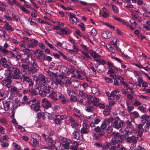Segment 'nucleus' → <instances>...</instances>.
Segmentation results:
<instances>
[{
    "label": "nucleus",
    "instance_id": "nucleus-1",
    "mask_svg": "<svg viewBox=\"0 0 150 150\" xmlns=\"http://www.w3.org/2000/svg\"><path fill=\"white\" fill-rule=\"evenodd\" d=\"M23 51L25 52L23 56V58L21 59V61L23 63H27L33 66L28 69L30 73H34L37 71L36 67L37 65L36 62V59L32 57L31 54L29 53V51L26 49H24Z\"/></svg>",
    "mask_w": 150,
    "mask_h": 150
},
{
    "label": "nucleus",
    "instance_id": "nucleus-2",
    "mask_svg": "<svg viewBox=\"0 0 150 150\" xmlns=\"http://www.w3.org/2000/svg\"><path fill=\"white\" fill-rule=\"evenodd\" d=\"M46 77L42 74L40 73L38 76L34 75L33 76V79L36 81V82L39 85L43 90V92L42 94L44 95L45 91L47 90V83L46 81Z\"/></svg>",
    "mask_w": 150,
    "mask_h": 150
},
{
    "label": "nucleus",
    "instance_id": "nucleus-3",
    "mask_svg": "<svg viewBox=\"0 0 150 150\" xmlns=\"http://www.w3.org/2000/svg\"><path fill=\"white\" fill-rule=\"evenodd\" d=\"M8 70L9 72V76L11 77V78L15 79H20V70L16 67H10Z\"/></svg>",
    "mask_w": 150,
    "mask_h": 150
},
{
    "label": "nucleus",
    "instance_id": "nucleus-4",
    "mask_svg": "<svg viewBox=\"0 0 150 150\" xmlns=\"http://www.w3.org/2000/svg\"><path fill=\"white\" fill-rule=\"evenodd\" d=\"M34 87L35 88H30V93L33 96L37 95L40 93V91H41V93H40V95L43 97L46 96L47 94V91H45L44 95H42V93L43 90L41 87H40L39 85L38 84L37 82L34 86Z\"/></svg>",
    "mask_w": 150,
    "mask_h": 150
},
{
    "label": "nucleus",
    "instance_id": "nucleus-5",
    "mask_svg": "<svg viewBox=\"0 0 150 150\" xmlns=\"http://www.w3.org/2000/svg\"><path fill=\"white\" fill-rule=\"evenodd\" d=\"M72 138L80 140L83 139L82 136H81L79 130L77 128H76L71 135Z\"/></svg>",
    "mask_w": 150,
    "mask_h": 150
},
{
    "label": "nucleus",
    "instance_id": "nucleus-6",
    "mask_svg": "<svg viewBox=\"0 0 150 150\" xmlns=\"http://www.w3.org/2000/svg\"><path fill=\"white\" fill-rule=\"evenodd\" d=\"M31 137L33 139V143L34 146L38 147L39 146L38 140L40 139V136L36 134L33 133L31 135Z\"/></svg>",
    "mask_w": 150,
    "mask_h": 150
},
{
    "label": "nucleus",
    "instance_id": "nucleus-7",
    "mask_svg": "<svg viewBox=\"0 0 150 150\" xmlns=\"http://www.w3.org/2000/svg\"><path fill=\"white\" fill-rule=\"evenodd\" d=\"M71 142V140L70 139L64 138L62 139L60 145L65 149H69V144Z\"/></svg>",
    "mask_w": 150,
    "mask_h": 150
},
{
    "label": "nucleus",
    "instance_id": "nucleus-8",
    "mask_svg": "<svg viewBox=\"0 0 150 150\" xmlns=\"http://www.w3.org/2000/svg\"><path fill=\"white\" fill-rule=\"evenodd\" d=\"M125 126L124 121L120 120L119 122L117 120H115L113 123V126L116 129H118Z\"/></svg>",
    "mask_w": 150,
    "mask_h": 150
},
{
    "label": "nucleus",
    "instance_id": "nucleus-9",
    "mask_svg": "<svg viewBox=\"0 0 150 150\" xmlns=\"http://www.w3.org/2000/svg\"><path fill=\"white\" fill-rule=\"evenodd\" d=\"M90 132V127L85 123H83L82 128L81 129V134H87Z\"/></svg>",
    "mask_w": 150,
    "mask_h": 150
},
{
    "label": "nucleus",
    "instance_id": "nucleus-10",
    "mask_svg": "<svg viewBox=\"0 0 150 150\" xmlns=\"http://www.w3.org/2000/svg\"><path fill=\"white\" fill-rule=\"evenodd\" d=\"M3 104L4 109L5 111H8L10 109V106L11 105L12 108H13L14 106L13 102L6 100L3 102Z\"/></svg>",
    "mask_w": 150,
    "mask_h": 150
},
{
    "label": "nucleus",
    "instance_id": "nucleus-11",
    "mask_svg": "<svg viewBox=\"0 0 150 150\" xmlns=\"http://www.w3.org/2000/svg\"><path fill=\"white\" fill-rule=\"evenodd\" d=\"M138 139V137L132 136L126 138V140L128 142L132 143V144H136Z\"/></svg>",
    "mask_w": 150,
    "mask_h": 150
},
{
    "label": "nucleus",
    "instance_id": "nucleus-12",
    "mask_svg": "<svg viewBox=\"0 0 150 150\" xmlns=\"http://www.w3.org/2000/svg\"><path fill=\"white\" fill-rule=\"evenodd\" d=\"M38 42L34 39H29L28 44L27 45L28 49L30 47L33 48L38 45Z\"/></svg>",
    "mask_w": 150,
    "mask_h": 150
},
{
    "label": "nucleus",
    "instance_id": "nucleus-13",
    "mask_svg": "<svg viewBox=\"0 0 150 150\" xmlns=\"http://www.w3.org/2000/svg\"><path fill=\"white\" fill-rule=\"evenodd\" d=\"M66 117L64 115H58L55 116L54 121L56 124H60L62 122V120L64 119Z\"/></svg>",
    "mask_w": 150,
    "mask_h": 150
},
{
    "label": "nucleus",
    "instance_id": "nucleus-14",
    "mask_svg": "<svg viewBox=\"0 0 150 150\" xmlns=\"http://www.w3.org/2000/svg\"><path fill=\"white\" fill-rule=\"evenodd\" d=\"M99 13L100 15L105 18H108L109 16L108 10L104 7H103L102 9L100 11Z\"/></svg>",
    "mask_w": 150,
    "mask_h": 150
},
{
    "label": "nucleus",
    "instance_id": "nucleus-15",
    "mask_svg": "<svg viewBox=\"0 0 150 150\" xmlns=\"http://www.w3.org/2000/svg\"><path fill=\"white\" fill-rule=\"evenodd\" d=\"M40 106V103L39 101L35 102V103H32L30 106L31 109L36 112L39 111Z\"/></svg>",
    "mask_w": 150,
    "mask_h": 150
},
{
    "label": "nucleus",
    "instance_id": "nucleus-16",
    "mask_svg": "<svg viewBox=\"0 0 150 150\" xmlns=\"http://www.w3.org/2000/svg\"><path fill=\"white\" fill-rule=\"evenodd\" d=\"M47 139L48 140L47 141V149H54L55 148V142L51 138H47Z\"/></svg>",
    "mask_w": 150,
    "mask_h": 150
},
{
    "label": "nucleus",
    "instance_id": "nucleus-17",
    "mask_svg": "<svg viewBox=\"0 0 150 150\" xmlns=\"http://www.w3.org/2000/svg\"><path fill=\"white\" fill-rule=\"evenodd\" d=\"M141 121L143 123H148L150 127V116L146 115H143L141 117Z\"/></svg>",
    "mask_w": 150,
    "mask_h": 150
},
{
    "label": "nucleus",
    "instance_id": "nucleus-18",
    "mask_svg": "<svg viewBox=\"0 0 150 150\" xmlns=\"http://www.w3.org/2000/svg\"><path fill=\"white\" fill-rule=\"evenodd\" d=\"M8 47V44L6 42H5L4 43L3 47L0 45V52L5 54L9 53L10 52L8 50L6 49Z\"/></svg>",
    "mask_w": 150,
    "mask_h": 150
},
{
    "label": "nucleus",
    "instance_id": "nucleus-19",
    "mask_svg": "<svg viewBox=\"0 0 150 150\" xmlns=\"http://www.w3.org/2000/svg\"><path fill=\"white\" fill-rule=\"evenodd\" d=\"M69 122L70 123L71 125L73 128L76 127L79 125V124L77 122L76 120L74 119L71 117H70L69 119Z\"/></svg>",
    "mask_w": 150,
    "mask_h": 150
},
{
    "label": "nucleus",
    "instance_id": "nucleus-20",
    "mask_svg": "<svg viewBox=\"0 0 150 150\" xmlns=\"http://www.w3.org/2000/svg\"><path fill=\"white\" fill-rule=\"evenodd\" d=\"M58 99L64 104H66L68 102V99L62 94H60L58 96Z\"/></svg>",
    "mask_w": 150,
    "mask_h": 150
},
{
    "label": "nucleus",
    "instance_id": "nucleus-21",
    "mask_svg": "<svg viewBox=\"0 0 150 150\" xmlns=\"http://www.w3.org/2000/svg\"><path fill=\"white\" fill-rule=\"evenodd\" d=\"M36 52L39 53L38 55V58L40 59L44 60L45 59L47 60V57L45 58V56L44 54V52L40 50H37L36 51H35V52L36 53Z\"/></svg>",
    "mask_w": 150,
    "mask_h": 150
},
{
    "label": "nucleus",
    "instance_id": "nucleus-22",
    "mask_svg": "<svg viewBox=\"0 0 150 150\" xmlns=\"http://www.w3.org/2000/svg\"><path fill=\"white\" fill-rule=\"evenodd\" d=\"M21 73L22 74V75H20V79L21 81L22 82H24V81L28 77L27 76V73L25 71L21 70Z\"/></svg>",
    "mask_w": 150,
    "mask_h": 150
},
{
    "label": "nucleus",
    "instance_id": "nucleus-23",
    "mask_svg": "<svg viewBox=\"0 0 150 150\" xmlns=\"http://www.w3.org/2000/svg\"><path fill=\"white\" fill-rule=\"evenodd\" d=\"M1 33V36L3 37L5 39L9 40L10 39V35L7 33L6 30L3 28L0 30Z\"/></svg>",
    "mask_w": 150,
    "mask_h": 150
},
{
    "label": "nucleus",
    "instance_id": "nucleus-24",
    "mask_svg": "<svg viewBox=\"0 0 150 150\" xmlns=\"http://www.w3.org/2000/svg\"><path fill=\"white\" fill-rule=\"evenodd\" d=\"M0 63L2 66L4 68H8L9 67V65L7 64V60L5 57L1 58Z\"/></svg>",
    "mask_w": 150,
    "mask_h": 150
},
{
    "label": "nucleus",
    "instance_id": "nucleus-25",
    "mask_svg": "<svg viewBox=\"0 0 150 150\" xmlns=\"http://www.w3.org/2000/svg\"><path fill=\"white\" fill-rule=\"evenodd\" d=\"M74 14H69V19L70 22L71 23H76L78 22L79 20L75 16Z\"/></svg>",
    "mask_w": 150,
    "mask_h": 150
},
{
    "label": "nucleus",
    "instance_id": "nucleus-26",
    "mask_svg": "<svg viewBox=\"0 0 150 150\" xmlns=\"http://www.w3.org/2000/svg\"><path fill=\"white\" fill-rule=\"evenodd\" d=\"M102 37L104 39H106L110 38L111 36V33L109 31H106L102 33Z\"/></svg>",
    "mask_w": 150,
    "mask_h": 150
},
{
    "label": "nucleus",
    "instance_id": "nucleus-27",
    "mask_svg": "<svg viewBox=\"0 0 150 150\" xmlns=\"http://www.w3.org/2000/svg\"><path fill=\"white\" fill-rule=\"evenodd\" d=\"M130 117L133 120L136 118H138L139 116L138 112L137 111H134L129 112Z\"/></svg>",
    "mask_w": 150,
    "mask_h": 150
},
{
    "label": "nucleus",
    "instance_id": "nucleus-28",
    "mask_svg": "<svg viewBox=\"0 0 150 150\" xmlns=\"http://www.w3.org/2000/svg\"><path fill=\"white\" fill-rule=\"evenodd\" d=\"M90 54L91 56L93 58L94 60L95 61V59H97L98 58L100 57V56L99 55L98 53L94 51H91L90 52Z\"/></svg>",
    "mask_w": 150,
    "mask_h": 150
},
{
    "label": "nucleus",
    "instance_id": "nucleus-29",
    "mask_svg": "<svg viewBox=\"0 0 150 150\" xmlns=\"http://www.w3.org/2000/svg\"><path fill=\"white\" fill-rule=\"evenodd\" d=\"M79 145L78 142L76 141L73 142L70 146V149L72 150H78V147Z\"/></svg>",
    "mask_w": 150,
    "mask_h": 150
},
{
    "label": "nucleus",
    "instance_id": "nucleus-30",
    "mask_svg": "<svg viewBox=\"0 0 150 150\" xmlns=\"http://www.w3.org/2000/svg\"><path fill=\"white\" fill-rule=\"evenodd\" d=\"M4 28L8 31H13L14 30L13 28L6 21V24L4 25Z\"/></svg>",
    "mask_w": 150,
    "mask_h": 150
},
{
    "label": "nucleus",
    "instance_id": "nucleus-31",
    "mask_svg": "<svg viewBox=\"0 0 150 150\" xmlns=\"http://www.w3.org/2000/svg\"><path fill=\"white\" fill-rule=\"evenodd\" d=\"M25 81L28 83V88H33L34 82L31 79L28 77L24 81V82Z\"/></svg>",
    "mask_w": 150,
    "mask_h": 150
},
{
    "label": "nucleus",
    "instance_id": "nucleus-32",
    "mask_svg": "<svg viewBox=\"0 0 150 150\" xmlns=\"http://www.w3.org/2000/svg\"><path fill=\"white\" fill-rule=\"evenodd\" d=\"M41 106L43 108L45 111L47 109V99L44 98L42 100Z\"/></svg>",
    "mask_w": 150,
    "mask_h": 150
},
{
    "label": "nucleus",
    "instance_id": "nucleus-33",
    "mask_svg": "<svg viewBox=\"0 0 150 150\" xmlns=\"http://www.w3.org/2000/svg\"><path fill=\"white\" fill-rule=\"evenodd\" d=\"M9 54L12 56L16 58L19 59L21 57V54L20 52H15L13 53L12 52H10Z\"/></svg>",
    "mask_w": 150,
    "mask_h": 150
},
{
    "label": "nucleus",
    "instance_id": "nucleus-34",
    "mask_svg": "<svg viewBox=\"0 0 150 150\" xmlns=\"http://www.w3.org/2000/svg\"><path fill=\"white\" fill-rule=\"evenodd\" d=\"M14 84L16 86L18 89L21 90L23 88V84L21 82L18 81L14 82Z\"/></svg>",
    "mask_w": 150,
    "mask_h": 150
},
{
    "label": "nucleus",
    "instance_id": "nucleus-35",
    "mask_svg": "<svg viewBox=\"0 0 150 150\" xmlns=\"http://www.w3.org/2000/svg\"><path fill=\"white\" fill-rule=\"evenodd\" d=\"M18 45L20 46V47H23V48L22 49L23 50V52H24V53L23 54V57L22 58V59H23V56L24 55V54L25 53V51H23V50L24 49H28V50L29 51V52L30 51V50H29L28 49V48H27L26 47V44L25 43V42H19L18 43Z\"/></svg>",
    "mask_w": 150,
    "mask_h": 150
},
{
    "label": "nucleus",
    "instance_id": "nucleus-36",
    "mask_svg": "<svg viewBox=\"0 0 150 150\" xmlns=\"http://www.w3.org/2000/svg\"><path fill=\"white\" fill-rule=\"evenodd\" d=\"M113 120V118L112 117H111L107 119L104 120L103 122L106 125H109L110 123L112 122Z\"/></svg>",
    "mask_w": 150,
    "mask_h": 150
},
{
    "label": "nucleus",
    "instance_id": "nucleus-37",
    "mask_svg": "<svg viewBox=\"0 0 150 150\" xmlns=\"http://www.w3.org/2000/svg\"><path fill=\"white\" fill-rule=\"evenodd\" d=\"M146 107V105H145L143 104L138 107V109L141 112L145 113L146 112V110H145Z\"/></svg>",
    "mask_w": 150,
    "mask_h": 150
},
{
    "label": "nucleus",
    "instance_id": "nucleus-38",
    "mask_svg": "<svg viewBox=\"0 0 150 150\" xmlns=\"http://www.w3.org/2000/svg\"><path fill=\"white\" fill-rule=\"evenodd\" d=\"M0 122L3 126H5L6 127L8 125V122L6 118L3 117L0 119Z\"/></svg>",
    "mask_w": 150,
    "mask_h": 150
},
{
    "label": "nucleus",
    "instance_id": "nucleus-39",
    "mask_svg": "<svg viewBox=\"0 0 150 150\" xmlns=\"http://www.w3.org/2000/svg\"><path fill=\"white\" fill-rule=\"evenodd\" d=\"M49 98L54 100H57V95L56 93L54 92H52L49 95Z\"/></svg>",
    "mask_w": 150,
    "mask_h": 150
},
{
    "label": "nucleus",
    "instance_id": "nucleus-40",
    "mask_svg": "<svg viewBox=\"0 0 150 150\" xmlns=\"http://www.w3.org/2000/svg\"><path fill=\"white\" fill-rule=\"evenodd\" d=\"M111 108L110 107H108V109H106L104 110L103 111V114L105 116H107L108 115L110 114L111 112L110 110Z\"/></svg>",
    "mask_w": 150,
    "mask_h": 150
},
{
    "label": "nucleus",
    "instance_id": "nucleus-41",
    "mask_svg": "<svg viewBox=\"0 0 150 150\" xmlns=\"http://www.w3.org/2000/svg\"><path fill=\"white\" fill-rule=\"evenodd\" d=\"M8 75L9 74L8 73L7 74V77L5 78L3 80V81L5 82V83H11L12 82V80L11 79H12L11 77L9 76Z\"/></svg>",
    "mask_w": 150,
    "mask_h": 150
},
{
    "label": "nucleus",
    "instance_id": "nucleus-42",
    "mask_svg": "<svg viewBox=\"0 0 150 150\" xmlns=\"http://www.w3.org/2000/svg\"><path fill=\"white\" fill-rule=\"evenodd\" d=\"M92 92L96 95H98L99 94V91L96 88L93 87L91 88Z\"/></svg>",
    "mask_w": 150,
    "mask_h": 150
},
{
    "label": "nucleus",
    "instance_id": "nucleus-43",
    "mask_svg": "<svg viewBox=\"0 0 150 150\" xmlns=\"http://www.w3.org/2000/svg\"><path fill=\"white\" fill-rule=\"evenodd\" d=\"M53 83L54 85H55V87H57L58 84H59L60 85H62L63 84V83L62 81L57 79H56L55 82H54Z\"/></svg>",
    "mask_w": 150,
    "mask_h": 150
},
{
    "label": "nucleus",
    "instance_id": "nucleus-44",
    "mask_svg": "<svg viewBox=\"0 0 150 150\" xmlns=\"http://www.w3.org/2000/svg\"><path fill=\"white\" fill-rule=\"evenodd\" d=\"M95 61L97 62H98L102 65H104V64H105L106 62L103 59H101V57L98 58L97 59H95Z\"/></svg>",
    "mask_w": 150,
    "mask_h": 150
},
{
    "label": "nucleus",
    "instance_id": "nucleus-45",
    "mask_svg": "<svg viewBox=\"0 0 150 150\" xmlns=\"http://www.w3.org/2000/svg\"><path fill=\"white\" fill-rule=\"evenodd\" d=\"M9 139V137L7 135L3 136L0 137V142L3 143L4 141H7Z\"/></svg>",
    "mask_w": 150,
    "mask_h": 150
},
{
    "label": "nucleus",
    "instance_id": "nucleus-46",
    "mask_svg": "<svg viewBox=\"0 0 150 150\" xmlns=\"http://www.w3.org/2000/svg\"><path fill=\"white\" fill-rule=\"evenodd\" d=\"M120 147V144H118L117 145H111L109 150H118Z\"/></svg>",
    "mask_w": 150,
    "mask_h": 150
},
{
    "label": "nucleus",
    "instance_id": "nucleus-47",
    "mask_svg": "<svg viewBox=\"0 0 150 150\" xmlns=\"http://www.w3.org/2000/svg\"><path fill=\"white\" fill-rule=\"evenodd\" d=\"M96 67L99 71L102 72L105 71L106 69L105 66L103 65H98V66H97Z\"/></svg>",
    "mask_w": 150,
    "mask_h": 150
},
{
    "label": "nucleus",
    "instance_id": "nucleus-48",
    "mask_svg": "<svg viewBox=\"0 0 150 150\" xmlns=\"http://www.w3.org/2000/svg\"><path fill=\"white\" fill-rule=\"evenodd\" d=\"M67 93L70 96H72L74 94L73 90L70 88L67 89Z\"/></svg>",
    "mask_w": 150,
    "mask_h": 150
},
{
    "label": "nucleus",
    "instance_id": "nucleus-49",
    "mask_svg": "<svg viewBox=\"0 0 150 150\" xmlns=\"http://www.w3.org/2000/svg\"><path fill=\"white\" fill-rule=\"evenodd\" d=\"M85 110L87 112H93V107L90 105H87L85 108Z\"/></svg>",
    "mask_w": 150,
    "mask_h": 150
},
{
    "label": "nucleus",
    "instance_id": "nucleus-50",
    "mask_svg": "<svg viewBox=\"0 0 150 150\" xmlns=\"http://www.w3.org/2000/svg\"><path fill=\"white\" fill-rule=\"evenodd\" d=\"M112 10L115 13L117 14L119 12L118 8L115 5H113L112 6Z\"/></svg>",
    "mask_w": 150,
    "mask_h": 150
},
{
    "label": "nucleus",
    "instance_id": "nucleus-51",
    "mask_svg": "<svg viewBox=\"0 0 150 150\" xmlns=\"http://www.w3.org/2000/svg\"><path fill=\"white\" fill-rule=\"evenodd\" d=\"M144 125V126L142 128L143 131L144 132H148L149 129V128L150 127L149 124L147 123L146 125Z\"/></svg>",
    "mask_w": 150,
    "mask_h": 150
},
{
    "label": "nucleus",
    "instance_id": "nucleus-52",
    "mask_svg": "<svg viewBox=\"0 0 150 150\" xmlns=\"http://www.w3.org/2000/svg\"><path fill=\"white\" fill-rule=\"evenodd\" d=\"M47 75L49 74L50 76V79L53 78V76L55 77L57 76V74L54 73L52 71H47Z\"/></svg>",
    "mask_w": 150,
    "mask_h": 150
},
{
    "label": "nucleus",
    "instance_id": "nucleus-53",
    "mask_svg": "<svg viewBox=\"0 0 150 150\" xmlns=\"http://www.w3.org/2000/svg\"><path fill=\"white\" fill-rule=\"evenodd\" d=\"M116 92L115 90L112 91L110 94V96L109 98V99L112 100L114 99V96L116 95Z\"/></svg>",
    "mask_w": 150,
    "mask_h": 150
},
{
    "label": "nucleus",
    "instance_id": "nucleus-54",
    "mask_svg": "<svg viewBox=\"0 0 150 150\" xmlns=\"http://www.w3.org/2000/svg\"><path fill=\"white\" fill-rule=\"evenodd\" d=\"M45 111V112H43L42 113L40 112L38 113L37 115L38 117L39 118H42L43 119H45V117L44 115L45 114V113H46V111Z\"/></svg>",
    "mask_w": 150,
    "mask_h": 150
},
{
    "label": "nucleus",
    "instance_id": "nucleus-55",
    "mask_svg": "<svg viewBox=\"0 0 150 150\" xmlns=\"http://www.w3.org/2000/svg\"><path fill=\"white\" fill-rule=\"evenodd\" d=\"M87 51H86L85 50H81L80 51L81 53L85 55L86 57L87 58H90V57L89 55L88 54L87 52Z\"/></svg>",
    "mask_w": 150,
    "mask_h": 150
},
{
    "label": "nucleus",
    "instance_id": "nucleus-56",
    "mask_svg": "<svg viewBox=\"0 0 150 150\" xmlns=\"http://www.w3.org/2000/svg\"><path fill=\"white\" fill-rule=\"evenodd\" d=\"M125 124H126L127 126H129L130 127H133V124H132V122H131L129 120H127L125 121Z\"/></svg>",
    "mask_w": 150,
    "mask_h": 150
},
{
    "label": "nucleus",
    "instance_id": "nucleus-57",
    "mask_svg": "<svg viewBox=\"0 0 150 150\" xmlns=\"http://www.w3.org/2000/svg\"><path fill=\"white\" fill-rule=\"evenodd\" d=\"M20 8L22 11L27 14H29L30 13V11H28L23 6H21L20 7Z\"/></svg>",
    "mask_w": 150,
    "mask_h": 150
},
{
    "label": "nucleus",
    "instance_id": "nucleus-58",
    "mask_svg": "<svg viewBox=\"0 0 150 150\" xmlns=\"http://www.w3.org/2000/svg\"><path fill=\"white\" fill-rule=\"evenodd\" d=\"M142 103L140 101L136 100H135L134 103L133 105L134 106L137 107L138 106H140L142 105Z\"/></svg>",
    "mask_w": 150,
    "mask_h": 150
},
{
    "label": "nucleus",
    "instance_id": "nucleus-59",
    "mask_svg": "<svg viewBox=\"0 0 150 150\" xmlns=\"http://www.w3.org/2000/svg\"><path fill=\"white\" fill-rule=\"evenodd\" d=\"M118 79L120 81V83L122 85L125 82L124 80V78L121 76H118Z\"/></svg>",
    "mask_w": 150,
    "mask_h": 150
},
{
    "label": "nucleus",
    "instance_id": "nucleus-60",
    "mask_svg": "<svg viewBox=\"0 0 150 150\" xmlns=\"http://www.w3.org/2000/svg\"><path fill=\"white\" fill-rule=\"evenodd\" d=\"M91 35L94 36H96L97 34V32L95 28H93L91 31Z\"/></svg>",
    "mask_w": 150,
    "mask_h": 150
},
{
    "label": "nucleus",
    "instance_id": "nucleus-61",
    "mask_svg": "<svg viewBox=\"0 0 150 150\" xmlns=\"http://www.w3.org/2000/svg\"><path fill=\"white\" fill-rule=\"evenodd\" d=\"M60 30L63 34L68 35L69 33V31L68 30H66L64 29H61Z\"/></svg>",
    "mask_w": 150,
    "mask_h": 150
},
{
    "label": "nucleus",
    "instance_id": "nucleus-62",
    "mask_svg": "<svg viewBox=\"0 0 150 150\" xmlns=\"http://www.w3.org/2000/svg\"><path fill=\"white\" fill-rule=\"evenodd\" d=\"M2 84L8 88H11L12 86L11 83H6L3 82V83H2Z\"/></svg>",
    "mask_w": 150,
    "mask_h": 150
},
{
    "label": "nucleus",
    "instance_id": "nucleus-63",
    "mask_svg": "<svg viewBox=\"0 0 150 150\" xmlns=\"http://www.w3.org/2000/svg\"><path fill=\"white\" fill-rule=\"evenodd\" d=\"M0 132L3 134L5 133V129L1 125H0Z\"/></svg>",
    "mask_w": 150,
    "mask_h": 150
},
{
    "label": "nucleus",
    "instance_id": "nucleus-64",
    "mask_svg": "<svg viewBox=\"0 0 150 150\" xmlns=\"http://www.w3.org/2000/svg\"><path fill=\"white\" fill-rule=\"evenodd\" d=\"M113 126H110L108 127L107 129V131L108 133H109L112 131Z\"/></svg>",
    "mask_w": 150,
    "mask_h": 150
}]
</instances>
